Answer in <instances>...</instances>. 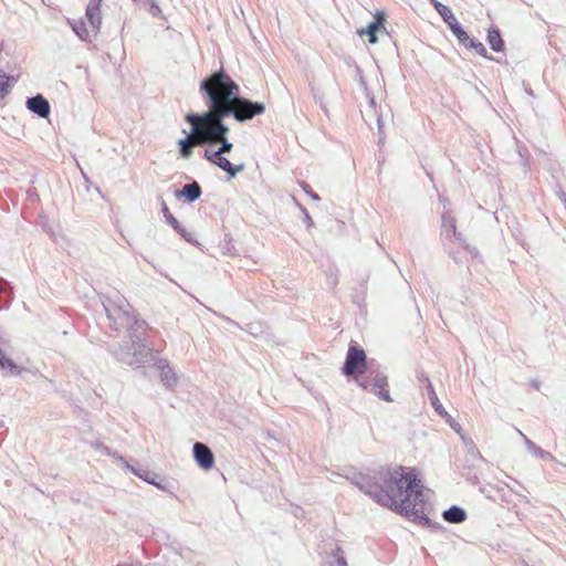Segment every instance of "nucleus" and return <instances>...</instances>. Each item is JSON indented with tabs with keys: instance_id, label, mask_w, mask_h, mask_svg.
<instances>
[{
	"instance_id": "nucleus-1",
	"label": "nucleus",
	"mask_w": 566,
	"mask_h": 566,
	"mask_svg": "<svg viewBox=\"0 0 566 566\" xmlns=\"http://www.w3.org/2000/svg\"><path fill=\"white\" fill-rule=\"evenodd\" d=\"M406 470L405 467L382 468L373 478L361 476L354 483L381 506L424 527L440 528L439 523H433L424 514L426 496L421 480L413 470Z\"/></svg>"
},
{
	"instance_id": "nucleus-2",
	"label": "nucleus",
	"mask_w": 566,
	"mask_h": 566,
	"mask_svg": "<svg viewBox=\"0 0 566 566\" xmlns=\"http://www.w3.org/2000/svg\"><path fill=\"white\" fill-rule=\"evenodd\" d=\"M207 109L223 120L232 117L238 123L252 120L265 112L262 102L252 101L240 94L239 85L223 67L206 76L199 85Z\"/></svg>"
},
{
	"instance_id": "nucleus-3",
	"label": "nucleus",
	"mask_w": 566,
	"mask_h": 566,
	"mask_svg": "<svg viewBox=\"0 0 566 566\" xmlns=\"http://www.w3.org/2000/svg\"><path fill=\"white\" fill-rule=\"evenodd\" d=\"M185 119L192 126L193 144L207 147L203 153L207 161L217 167L228 160L223 155L232 151L233 143L228 138L230 127L222 118L207 109L202 113L190 112Z\"/></svg>"
},
{
	"instance_id": "nucleus-4",
	"label": "nucleus",
	"mask_w": 566,
	"mask_h": 566,
	"mask_svg": "<svg viewBox=\"0 0 566 566\" xmlns=\"http://www.w3.org/2000/svg\"><path fill=\"white\" fill-rule=\"evenodd\" d=\"M342 371L345 376L366 374L365 377L357 380L358 385L386 402L392 401L386 373L374 359L368 360L365 350L354 340L349 344Z\"/></svg>"
},
{
	"instance_id": "nucleus-5",
	"label": "nucleus",
	"mask_w": 566,
	"mask_h": 566,
	"mask_svg": "<svg viewBox=\"0 0 566 566\" xmlns=\"http://www.w3.org/2000/svg\"><path fill=\"white\" fill-rule=\"evenodd\" d=\"M103 307L111 323V326L115 331L124 328V326L129 324L132 318L135 316L133 314L132 305L124 296L119 295L118 293H116L114 296L106 297V300L103 302Z\"/></svg>"
},
{
	"instance_id": "nucleus-6",
	"label": "nucleus",
	"mask_w": 566,
	"mask_h": 566,
	"mask_svg": "<svg viewBox=\"0 0 566 566\" xmlns=\"http://www.w3.org/2000/svg\"><path fill=\"white\" fill-rule=\"evenodd\" d=\"M108 352L118 361L133 367H143L156 360L155 355H147L146 357L137 355V344L130 340L111 345Z\"/></svg>"
},
{
	"instance_id": "nucleus-7",
	"label": "nucleus",
	"mask_w": 566,
	"mask_h": 566,
	"mask_svg": "<svg viewBox=\"0 0 566 566\" xmlns=\"http://www.w3.org/2000/svg\"><path fill=\"white\" fill-rule=\"evenodd\" d=\"M127 329L128 338L134 344H137V355L146 357L147 355H155L145 343L146 332L148 329V323L145 319L134 316L129 324L125 325Z\"/></svg>"
},
{
	"instance_id": "nucleus-8",
	"label": "nucleus",
	"mask_w": 566,
	"mask_h": 566,
	"mask_svg": "<svg viewBox=\"0 0 566 566\" xmlns=\"http://www.w3.org/2000/svg\"><path fill=\"white\" fill-rule=\"evenodd\" d=\"M441 239H450L453 238L455 241H458L464 249H469V244L467 243V240L464 235L458 231L457 228V219L452 214L450 210H444L441 213V232H440Z\"/></svg>"
},
{
	"instance_id": "nucleus-9",
	"label": "nucleus",
	"mask_w": 566,
	"mask_h": 566,
	"mask_svg": "<svg viewBox=\"0 0 566 566\" xmlns=\"http://www.w3.org/2000/svg\"><path fill=\"white\" fill-rule=\"evenodd\" d=\"M386 14L382 11H377L374 15V20L365 28L357 31L358 35H367L370 44L378 42L377 33L388 34L386 28Z\"/></svg>"
},
{
	"instance_id": "nucleus-10",
	"label": "nucleus",
	"mask_w": 566,
	"mask_h": 566,
	"mask_svg": "<svg viewBox=\"0 0 566 566\" xmlns=\"http://www.w3.org/2000/svg\"><path fill=\"white\" fill-rule=\"evenodd\" d=\"M192 454L196 463L202 470L208 471L213 468L214 454L207 444L202 442H195L192 447Z\"/></svg>"
},
{
	"instance_id": "nucleus-11",
	"label": "nucleus",
	"mask_w": 566,
	"mask_h": 566,
	"mask_svg": "<svg viewBox=\"0 0 566 566\" xmlns=\"http://www.w3.org/2000/svg\"><path fill=\"white\" fill-rule=\"evenodd\" d=\"M160 206H161V212H163V216L166 220V222L171 226V228L178 233L181 235V238L184 240H186L187 242L191 243V244H195V245H198L199 242L195 239L193 234L188 232L181 224L180 222L174 217V214L170 212L167 203L165 202L164 199L160 200Z\"/></svg>"
},
{
	"instance_id": "nucleus-12",
	"label": "nucleus",
	"mask_w": 566,
	"mask_h": 566,
	"mask_svg": "<svg viewBox=\"0 0 566 566\" xmlns=\"http://www.w3.org/2000/svg\"><path fill=\"white\" fill-rule=\"evenodd\" d=\"M25 106L31 113L41 118H48L50 116L51 105L42 94L28 97Z\"/></svg>"
},
{
	"instance_id": "nucleus-13",
	"label": "nucleus",
	"mask_w": 566,
	"mask_h": 566,
	"mask_svg": "<svg viewBox=\"0 0 566 566\" xmlns=\"http://www.w3.org/2000/svg\"><path fill=\"white\" fill-rule=\"evenodd\" d=\"M125 468L139 479L144 480L145 482L155 485L160 490H165V485L163 483L164 480L159 479V476L155 472H151L146 469L136 468L134 465H130L128 462H125Z\"/></svg>"
},
{
	"instance_id": "nucleus-14",
	"label": "nucleus",
	"mask_w": 566,
	"mask_h": 566,
	"mask_svg": "<svg viewBox=\"0 0 566 566\" xmlns=\"http://www.w3.org/2000/svg\"><path fill=\"white\" fill-rule=\"evenodd\" d=\"M202 195L201 186L197 181L184 185L180 190L175 191L177 199L184 198L188 203L197 201Z\"/></svg>"
},
{
	"instance_id": "nucleus-15",
	"label": "nucleus",
	"mask_w": 566,
	"mask_h": 566,
	"mask_svg": "<svg viewBox=\"0 0 566 566\" xmlns=\"http://www.w3.org/2000/svg\"><path fill=\"white\" fill-rule=\"evenodd\" d=\"M155 364L157 365V368L160 370V379L163 384L167 388H174L177 385L178 379L175 371L169 366L168 361L166 359H158L157 361H155Z\"/></svg>"
},
{
	"instance_id": "nucleus-16",
	"label": "nucleus",
	"mask_w": 566,
	"mask_h": 566,
	"mask_svg": "<svg viewBox=\"0 0 566 566\" xmlns=\"http://www.w3.org/2000/svg\"><path fill=\"white\" fill-rule=\"evenodd\" d=\"M101 4L102 0H90L86 7V19L94 32H97L101 25Z\"/></svg>"
},
{
	"instance_id": "nucleus-17",
	"label": "nucleus",
	"mask_w": 566,
	"mask_h": 566,
	"mask_svg": "<svg viewBox=\"0 0 566 566\" xmlns=\"http://www.w3.org/2000/svg\"><path fill=\"white\" fill-rule=\"evenodd\" d=\"M442 518L450 524H461L467 521V511L459 505H451L442 512Z\"/></svg>"
},
{
	"instance_id": "nucleus-18",
	"label": "nucleus",
	"mask_w": 566,
	"mask_h": 566,
	"mask_svg": "<svg viewBox=\"0 0 566 566\" xmlns=\"http://www.w3.org/2000/svg\"><path fill=\"white\" fill-rule=\"evenodd\" d=\"M486 41L494 52H503L505 49L504 40L497 27L492 25L488 29Z\"/></svg>"
},
{
	"instance_id": "nucleus-19",
	"label": "nucleus",
	"mask_w": 566,
	"mask_h": 566,
	"mask_svg": "<svg viewBox=\"0 0 566 566\" xmlns=\"http://www.w3.org/2000/svg\"><path fill=\"white\" fill-rule=\"evenodd\" d=\"M520 436L523 438V441L527 448V450L534 454L535 457L545 460V461H553L554 457L551 452L542 449L541 447L536 446L532 440H530L524 433H522L518 430Z\"/></svg>"
},
{
	"instance_id": "nucleus-20",
	"label": "nucleus",
	"mask_w": 566,
	"mask_h": 566,
	"mask_svg": "<svg viewBox=\"0 0 566 566\" xmlns=\"http://www.w3.org/2000/svg\"><path fill=\"white\" fill-rule=\"evenodd\" d=\"M133 2L146 10L153 18L164 19L163 11L155 0H133Z\"/></svg>"
},
{
	"instance_id": "nucleus-21",
	"label": "nucleus",
	"mask_w": 566,
	"mask_h": 566,
	"mask_svg": "<svg viewBox=\"0 0 566 566\" xmlns=\"http://www.w3.org/2000/svg\"><path fill=\"white\" fill-rule=\"evenodd\" d=\"M0 370L7 375L17 376L22 371V367L18 366L12 359L8 358L2 349H0Z\"/></svg>"
},
{
	"instance_id": "nucleus-22",
	"label": "nucleus",
	"mask_w": 566,
	"mask_h": 566,
	"mask_svg": "<svg viewBox=\"0 0 566 566\" xmlns=\"http://www.w3.org/2000/svg\"><path fill=\"white\" fill-rule=\"evenodd\" d=\"M430 3L433 6L436 11L439 13L441 19L448 24V27L450 25V23H453L457 20L453 12L451 11V9L448 6L443 4L442 2H440L438 0H430Z\"/></svg>"
},
{
	"instance_id": "nucleus-23",
	"label": "nucleus",
	"mask_w": 566,
	"mask_h": 566,
	"mask_svg": "<svg viewBox=\"0 0 566 566\" xmlns=\"http://www.w3.org/2000/svg\"><path fill=\"white\" fill-rule=\"evenodd\" d=\"M178 146H179V155L182 158L188 159L191 157L192 148H193V146H196L193 144L192 128L190 129V133L185 138H181L178 140Z\"/></svg>"
},
{
	"instance_id": "nucleus-24",
	"label": "nucleus",
	"mask_w": 566,
	"mask_h": 566,
	"mask_svg": "<svg viewBox=\"0 0 566 566\" xmlns=\"http://www.w3.org/2000/svg\"><path fill=\"white\" fill-rule=\"evenodd\" d=\"M217 167L227 174L228 180L235 178L238 174L245 169V165L243 163L234 165L229 159L221 161V165Z\"/></svg>"
},
{
	"instance_id": "nucleus-25",
	"label": "nucleus",
	"mask_w": 566,
	"mask_h": 566,
	"mask_svg": "<svg viewBox=\"0 0 566 566\" xmlns=\"http://www.w3.org/2000/svg\"><path fill=\"white\" fill-rule=\"evenodd\" d=\"M449 29L451 30L452 34L457 38L459 43L462 44L463 46L467 44L468 40H470L469 34L459 23L458 20H455L453 23H450Z\"/></svg>"
},
{
	"instance_id": "nucleus-26",
	"label": "nucleus",
	"mask_w": 566,
	"mask_h": 566,
	"mask_svg": "<svg viewBox=\"0 0 566 566\" xmlns=\"http://www.w3.org/2000/svg\"><path fill=\"white\" fill-rule=\"evenodd\" d=\"M464 46L467 49H473L475 51V53L480 56H483L489 60L493 59L492 56L488 55V51H486L485 46L483 45V43L473 38H470V40H468V42Z\"/></svg>"
},
{
	"instance_id": "nucleus-27",
	"label": "nucleus",
	"mask_w": 566,
	"mask_h": 566,
	"mask_svg": "<svg viewBox=\"0 0 566 566\" xmlns=\"http://www.w3.org/2000/svg\"><path fill=\"white\" fill-rule=\"evenodd\" d=\"M10 82H15V78L0 70V97H4L9 93Z\"/></svg>"
},
{
	"instance_id": "nucleus-28",
	"label": "nucleus",
	"mask_w": 566,
	"mask_h": 566,
	"mask_svg": "<svg viewBox=\"0 0 566 566\" xmlns=\"http://www.w3.org/2000/svg\"><path fill=\"white\" fill-rule=\"evenodd\" d=\"M74 33L82 40L85 41L88 38V30L86 28V23L83 20L74 21L71 24Z\"/></svg>"
},
{
	"instance_id": "nucleus-29",
	"label": "nucleus",
	"mask_w": 566,
	"mask_h": 566,
	"mask_svg": "<svg viewBox=\"0 0 566 566\" xmlns=\"http://www.w3.org/2000/svg\"><path fill=\"white\" fill-rule=\"evenodd\" d=\"M430 403L433 407L434 411L442 418L448 419L450 418V415L447 412L442 403L440 402L438 396L436 392H432V395L429 397Z\"/></svg>"
},
{
	"instance_id": "nucleus-30",
	"label": "nucleus",
	"mask_w": 566,
	"mask_h": 566,
	"mask_svg": "<svg viewBox=\"0 0 566 566\" xmlns=\"http://www.w3.org/2000/svg\"><path fill=\"white\" fill-rule=\"evenodd\" d=\"M332 555L333 560H331L327 566H347L344 551L339 546H336L335 549H333Z\"/></svg>"
},
{
	"instance_id": "nucleus-31",
	"label": "nucleus",
	"mask_w": 566,
	"mask_h": 566,
	"mask_svg": "<svg viewBox=\"0 0 566 566\" xmlns=\"http://www.w3.org/2000/svg\"><path fill=\"white\" fill-rule=\"evenodd\" d=\"M96 449L103 450L107 455L113 457L115 460L122 462L125 465L127 462L117 451L112 452L111 449L102 442L96 443Z\"/></svg>"
},
{
	"instance_id": "nucleus-32",
	"label": "nucleus",
	"mask_w": 566,
	"mask_h": 566,
	"mask_svg": "<svg viewBox=\"0 0 566 566\" xmlns=\"http://www.w3.org/2000/svg\"><path fill=\"white\" fill-rule=\"evenodd\" d=\"M416 379L420 388H424L427 382L430 381L428 375L420 369L416 371Z\"/></svg>"
},
{
	"instance_id": "nucleus-33",
	"label": "nucleus",
	"mask_w": 566,
	"mask_h": 566,
	"mask_svg": "<svg viewBox=\"0 0 566 566\" xmlns=\"http://www.w3.org/2000/svg\"><path fill=\"white\" fill-rule=\"evenodd\" d=\"M297 206L304 214L303 221L306 223L307 228L310 229V228L314 227V221H313L312 217L310 216L308 211L306 210V208L303 207L301 203H297Z\"/></svg>"
},
{
	"instance_id": "nucleus-34",
	"label": "nucleus",
	"mask_w": 566,
	"mask_h": 566,
	"mask_svg": "<svg viewBox=\"0 0 566 566\" xmlns=\"http://www.w3.org/2000/svg\"><path fill=\"white\" fill-rule=\"evenodd\" d=\"M312 92H313L315 101L318 102L321 107L325 111V107H324V104H323L324 94L322 92H319L318 88H315L314 86L312 87Z\"/></svg>"
},
{
	"instance_id": "nucleus-35",
	"label": "nucleus",
	"mask_w": 566,
	"mask_h": 566,
	"mask_svg": "<svg viewBox=\"0 0 566 566\" xmlns=\"http://www.w3.org/2000/svg\"><path fill=\"white\" fill-rule=\"evenodd\" d=\"M303 189L313 200H321V197L315 191H313L308 185H304Z\"/></svg>"
},
{
	"instance_id": "nucleus-36",
	"label": "nucleus",
	"mask_w": 566,
	"mask_h": 566,
	"mask_svg": "<svg viewBox=\"0 0 566 566\" xmlns=\"http://www.w3.org/2000/svg\"><path fill=\"white\" fill-rule=\"evenodd\" d=\"M377 125H378V134H379V140H378V144H381V143L384 142V135H382L384 122H382L381 116H378V118H377Z\"/></svg>"
},
{
	"instance_id": "nucleus-37",
	"label": "nucleus",
	"mask_w": 566,
	"mask_h": 566,
	"mask_svg": "<svg viewBox=\"0 0 566 566\" xmlns=\"http://www.w3.org/2000/svg\"><path fill=\"white\" fill-rule=\"evenodd\" d=\"M424 389L427 390L428 398L432 395V392H436L431 381L427 382Z\"/></svg>"
},
{
	"instance_id": "nucleus-38",
	"label": "nucleus",
	"mask_w": 566,
	"mask_h": 566,
	"mask_svg": "<svg viewBox=\"0 0 566 566\" xmlns=\"http://www.w3.org/2000/svg\"><path fill=\"white\" fill-rule=\"evenodd\" d=\"M446 420L450 423V426H451V428H452V429H454L457 432H459V430H460V426H459L458 423H454V422L452 421V418H451V417H450V418H448V419H446Z\"/></svg>"
},
{
	"instance_id": "nucleus-39",
	"label": "nucleus",
	"mask_w": 566,
	"mask_h": 566,
	"mask_svg": "<svg viewBox=\"0 0 566 566\" xmlns=\"http://www.w3.org/2000/svg\"><path fill=\"white\" fill-rule=\"evenodd\" d=\"M441 201L443 202V206H444V209H446L447 208V203H449V200L443 198V199H441Z\"/></svg>"
},
{
	"instance_id": "nucleus-40",
	"label": "nucleus",
	"mask_w": 566,
	"mask_h": 566,
	"mask_svg": "<svg viewBox=\"0 0 566 566\" xmlns=\"http://www.w3.org/2000/svg\"><path fill=\"white\" fill-rule=\"evenodd\" d=\"M370 104H371L373 106H375V99H374V97L370 99Z\"/></svg>"
},
{
	"instance_id": "nucleus-41",
	"label": "nucleus",
	"mask_w": 566,
	"mask_h": 566,
	"mask_svg": "<svg viewBox=\"0 0 566 566\" xmlns=\"http://www.w3.org/2000/svg\"><path fill=\"white\" fill-rule=\"evenodd\" d=\"M563 200H564V202L566 203V196H565V195H564V199H563Z\"/></svg>"
}]
</instances>
